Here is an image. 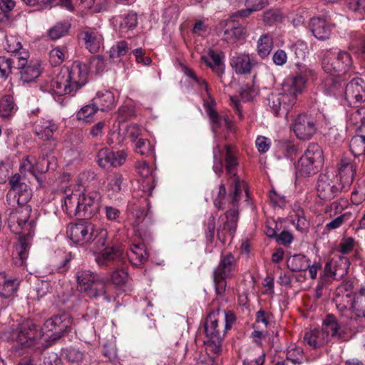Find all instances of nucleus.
Returning a JSON list of instances; mask_svg holds the SVG:
<instances>
[{
    "mask_svg": "<svg viewBox=\"0 0 365 365\" xmlns=\"http://www.w3.org/2000/svg\"><path fill=\"white\" fill-rule=\"evenodd\" d=\"M45 150L44 148L41 147V155L39 156L36 163H33L29 157H26L25 160L30 165L29 171L31 173L37 172L43 175L49 170H54L56 169L58 166L57 159L53 155H48Z\"/></svg>",
    "mask_w": 365,
    "mask_h": 365,
    "instance_id": "obj_18",
    "label": "nucleus"
},
{
    "mask_svg": "<svg viewBox=\"0 0 365 365\" xmlns=\"http://www.w3.org/2000/svg\"><path fill=\"white\" fill-rule=\"evenodd\" d=\"M95 228L90 222L71 223L67 226L66 234L73 243L83 246L91 242Z\"/></svg>",
    "mask_w": 365,
    "mask_h": 365,
    "instance_id": "obj_11",
    "label": "nucleus"
},
{
    "mask_svg": "<svg viewBox=\"0 0 365 365\" xmlns=\"http://www.w3.org/2000/svg\"><path fill=\"white\" fill-rule=\"evenodd\" d=\"M349 265L350 262L347 257L336 256L326 263L324 275L334 279H341L348 273Z\"/></svg>",
    "mask_w": 365,
    "mask_h": 365,
    "instance_id": "obj_17",
    "label": "nucleus"
},
{
    "mask_svg": "<svg viewBox=\"0 0 365 365\" xmlns=\"http://www.w3.org/2000/svg\"><path fill=\"white\" fill-rule=\"evenodd\" d=\"M36 325L31 322H25L18 326L11 333V339L22 347H31L42 336Z\"/></svg>",
    "mask_w": 365,
    "mask_h": 365,
    "instance_id": "obj_10",
    "label": "nucleus"
},
{
    "mask_svg": "<svg viewBox=\"0 0 365 365\" xmlns=\"http://www.w3.org/2000/svg\"><path fill=\"white\" fill-rule=\"evenodd\" d=\"M208 55L211 61L205 56H201V61L210 67L218 76L221 77L225 72V66L220 55L211 49L209 50Z\"/></svg>",
    "mask_w": 365,
    "mask_h": 365,
    "instance_id": "obj_34",
    "label": "nucleus"
},
{
    "mask_svg": "<svg viewBox=\"0 0 365 365\" xmlns=\"http://www.w3.org/2000/svg\"><path fill=\"white\" fill-rule=\"evenodd\" d=\"M98 276L89 269L78 270L76 274L78 290L84 293Z\"/></svg>",
    "mask_w": 365,
    "mask_h": 365,
    "instance_id": "obj_30",
    "label": "nucleus"
},
{
    "mask_svg": "<svg viewBox=\"0 0 365 365\" xmlns=\"http://www.w3.org/2000/svg\"><path fill=\"white\" fill-rule=\"evenodd\" d=\"M127 256L130 262L137 266L147 260L148 253L144 243L133 244L130 250L127 252Z\"/></svg>",
    "mask_w": 365,
    "mask_h": 365,
    "instance_id": "obj_31",
    "label": "nucleus"
},
{
    "mask_svg": "<svg viewBox=\"0 0 365 365\" xmlns=\"http://www.w3.org/2000/svg\"><path fill=\"white\" fill-rule=\"evenodd\" d=\"M65 210L70 216L80 217V194L72 193L64 200Z\"/></svg>",
    "mask_w": 365,
    "mask_h": 365,
    "instance_id": "obj_39",
    "label": "nucleus"
},
{
    "mask_svg": "<svg viewBox=\"0 0 365 365\" xmlns=\"http://www.w3.org/2000/svg\"><path fill=\"white\" fill-rule=\"evenodd\" d=\"M15 63L17 64V60H14V58L0 56V77L7 78L11 73L13 64Z\"/></svg>",
    "mask_w": 365,
    "mask_h": 365,
    "instance_id": "obj_50",
    "label": "nucleus"
},
{
    "mask_svg": "<svg viewBox=\"0 0 365 365\" xmlns=\"http://www.w3.org/2000/svg\"><path fill=\"white\" fill-rule=\"evenodd\" d=\"M51 86L54 93L58 96H64L76 92L67 78V75L64 73L62 69L51 82Z\"/></svg>",
    "mask_w": 365,
    "mask_h": 365,
    "instance_id": "obj_27",
    "label": "nucleus"
},
{
    "mask_svg": "<svg viewBox=\"0 0 365 365\" xmlns=\"http://www.w3.org/2000/svg\"><path fill=\"white\" fill-rule=\"evenodd\" d=\"M293 130L299 139L309 140L317 130L315 120L310 115L299 114L293 124Z\"/></svg>",
    "mask_w": 365,
    "mask_h": 365,
    "instance_id": "obj_15",
    "label": "nucleus"
},
{
    "mask_svg": "<svg viewBox=\"0 0 365 365\" xmlns=\"http://www.w3.org/2000/svg\"><path fill=\"white\" fill-rule=\"evenodd\" d=\"M354 300V295H348V294L340 293L336 292L333 302L336 307L340 312L348 310L349 307H351Z\"/></svg>",
    "mask_w": 365,
    "mask_h": 365,
    "instance_id": "obj_42",
    "label": "nucleus"
},
{
    "mask_svg": "<svg viewBox=\"0 0 365 365\" xmlns=\"http://www.w3.org/2000/svg\"><path fill=\"white\" fill-rule=\"evenodd\" d=\"M123 180L124 179L122 174L119 173H114L108 184V188L113 192H119L121 190V185Z\"/></svg>",
    "mask_w": 365,
    "mask_h": 365,
    "instance_id": "obj_60",
    "label": "nucleus"
},
{
    "mask_svg": "<svg viewBox=\"0 0 365 365\" xmlns=\"http://www.w3.org/2000/svg\"><path fill=\"white\" fill-rule=\"evenodd\" d=\"M227 191L224 183H221L219 186L217 196L214 200V205L218 210L225 209L224 200L226 196Z\"/></svg>",
    "mask_w": 365,
    "mask_h": 365,
    "instance_id": "obj_63",
    "label": "nucleus"
},
{
    "mask_svg": "<svg viewBox=\"0 0 365 365\" xmlns=\"http://www.w3.org/2000/svg\"><path fill=\"white\" fill-rule=\"evenodd\" d=\"M210 99V102L205 101V107L206 108L207 113L210 117L212 123L213 124V127L218 128L221 127L223 124L225 126H229L230 124V120L229 118L226 115L220 116L217 110H215L212 106L215 105V100L210 96L208 98Z\"/></svg>",
    "mask_w": 365,
    "mask_h": 365,
    "instance_id": "obj_32",
    "label": "nucleus"
},
{
    "mask_svg": "<svg viewBox=\"0 0 365 365\" xmlns=\"http://www.w3.org/2000/svg\"><path fill=\"white\" fill-rule=\"evenodd\" d=\"M182 71L185 73V75H186L189 78H192L196 83H198L199 86H203L208 98H210L211 95H210V88L207 85V83L205 81V80L198 78L195 75L194 71L192 68H190L186 66H182Z\"/></svg>",
    "mask_w": 365,
    "mask_h": 365,
    "instance_id": "obj_54",
    "label": "nucleus"
},
{
    "mask_svg": "<svg viewBox=\"0 0 365 365\" xmlns=\"http://www.w3.org/2000/svg\"><path fill=\"white\" fill-rule=\"evenodd\" d=\"M364 81L354 78L346 86L345 99L350 107L359 108L365 102V88Z\"/></svg>",
    "mask_w": 365,
    "mask_h": 365,
    "instance_id": "obj_14",
    "label": "nucleus"
},
{
    "mask_svg": "<svg viewBox=\"0 0 365 365\" xmlns=\"http://www.w3.org/2000/svg\"><path fill=\"white\" fill-rule=\"evenodd\" d=\"M135 152L141 155H148L152 153L150 143L146 139H138L135 143Z\"/></svg>",
    "mask_w": 365,
    "mask_h": 365,
    "instance_id": "obj_57",
    "label": "nucleus"
},
{
    "mask_svg": "<svg viewBox=\"0 0 365 365\" xmlns=\"http://www.w3.org/2000/svg\"><path fill=\"white\" fill-rule=\"evenodd\" d=\"M305 85L306 79L302 73L288 77L282 85V92L272 93L267 98L272 112L276 116L287 113L296 103L297 96L302 93Z\"/></svg>",
    "mask_w": 365,
    "mask_h": 365,
    "instance_id": "obj_3",
    "label": "nucleus"
},
{
    "mask_svg": "<svg viewBox=\"0 0 365 365\" xmlns=\"http://www.w3.org/2000/svg\"><path fill=\"white\" fill-rule=\"evenodd\" d=\"M321 331L323 335L326 334L327 336H331L339 339H342L345 334L344 327L338 322L333 314H328L324 319Z\"/></svg>",
    "mask_w": 365,
    "mask_h": 365,
    "instance_id": "obj_24",
    "label": "nucleus"
},
{
    "mask_svg": "<svg viewBox=\"0 0 365 365\" xmlns=\"http://www.w3.org/2000/svg\"><path fill=\"white\" fill-rule=\"evenodd\" d=\"M108 231L103 228H95L91 241L93 243V248L97 252H101L103 248L110 246V241L108 239Z\"/></svg>",
    "mask_w": 365,
    "mask_h": 365,
    "instance_id": "obj_38",
    "label": "nucleus"
},
{
    "mask_svg": "<svg viewBox=\"0 0 365 365\" xmlns=\"http://www.w3.org/2000/svg\"><path fill=\"white\" fill-rule=\"evenodd\" d=\"M15 110L14 98L10 95L3 96L0 100V115L3 118H8Z\"/></svg>",
    "mask_w": 365,
    "mask_h": 365,
    "instance_id": "obj_43",
    "label": "nucleus"
},
{
    "mask_svg": "<svg viewBox=\"0 0 365 365\" xmlns=\"http://www.w3.org/2000/svg\"><path fill=\"white\" fill-rule=\"evenodd\" d=\"M9 184L11 187L10 189L21 197V203H26L29 200L31 192L29 187L25 182L21 181V176L19 174L11 176Z\"/></svg>",
    "mask_w": 365,
    "mask_h": 365,
    "instance_id": "obj_28",
    "label": "nucleus"
},
{
    "mask_svg": "<svg viewBox=\"0 0 365 365\" xmlns=\"http://www.w3.org/2000/svg\"><path fill=\"white\" fill-rule=\"evenodd\" d=\"M346 188L336 174L321 173L316 183L317 195L324 201L337 197Z\"/></svg>",
    "mask_w": 365,
    "mask_h": 365,
    "instance_id": "obj_8",
    "label": "nucleus"
},
{
    "mask_svg": "<svg viewBox=\"0 0 365 365\" xmlns=\"http://www.w3.org/2000/svg\"><path fill=\"white\" fill-rule=\"evenodd\" d=\"M235 322L234 314L220 309L213 310L207 315L204 329L207 337L213 341H222L227 330L230 329Z\"/></svg>",
    "mask_w": 365,
    "mask_h": 365,
    "instance_id": "obj_4",
    "label": "nucleus"
},
{
    "mask_svg": "<svg viewBox=\"0 0 365 365\" xmlns=\"http://www.w3.org/2000/svg\"><path fill=\"white\" fill-rule=\"evenodd\" d=\"M348 202L344 198H339L338 200L331 202L329 205L327 206L325 209L326 213H330V216L335 215L341 213L344 208L346 207Z\"/></svg>",
    "mask_w": 365,
    "mask_h": 365,
    "instance_id": "obj_56",
    "label": "nucleus"
},
{
    "mask_svg": "<svg viewBox=\"0 0 365 365\" xmlns=\"http://www.w3.org/2000/svg\"><path fill=\"white\" fill-rule=\"evenodd\" d=\"M255 64L250 56L245 53H240L230 59V66L237 74L250 73Z\"/></svg>",
    "mask_w": 365,
    "mask_h": 365,
    "instance_id": "obj_25",
    "label": "nucleus"
},
{
    "mask_svg": "<svg viewBox=\"0 0 365 365\" xmlns=\"http://www.w3.org/2000/svg\"><path fill=\"white\" fill-rule=\"evenodd\" d=\"M15 6L12 0H1L0 1V21L8 20V13Z\"/></svg>",
    "mask_w": 365,
    "mask_h": 365,
    "instance_id": "obj_59",
    "label": "nucleus"
},
{
    "mask_svg": "<svg viewBox=\"0 0 365 365\" xmlns=\"http://www.w3.org/2000/svg\"><path fill=\"white\" fill-rule=\"evenodd\" d=\"M5 49L10 53H13L14 60L17 54H19L24 49L22 48L21 43L15 36H10L6 38V46Z\"/></svg>",
    "mask_w": 365,
    "mask_h": 365,
    "instance_id": "obj_52",
    "label": "nucleus"
},
{
    "mask_svg": "<svg viewBox=\"0 0 365 365\" xmlns=\"http://www.w3.org/2000/svg\"><path fill=\"white\" fill-rule=\"evenodd\" d=\"M323 165L324 154L322 148L317 143H311L297 161V174L302 177L310 176L318 173Z\"/></svg>",
    "mask_w": 365,
    "mask_h": 365,
    "instance_id": "obj_5",
    "label": "nucleus"
},
{
    "mask_svg": "<svg viewBox=\"0 0 365 365\" xmlns=\"http://www.w3.org/2000/svg\"><path fill=\"white\" fill-rule=\"evenodd\" d=\"M236 260L232 253H227L221 257L218 266L213 272V280L215 292L221 296L225 292L227 279L233 275Z\"/></svg>",
    "mask_w": 365,
    "mask_h": 365,
    "instance_id": "obj_9",
    "label": "nucleus"
},
{
    "mask_svg": "<svg viewBox=\"0 0 365 365\" xmlns=\"http://www.w3.org/2000/svg\"><path fill=\"white\" fill-rule=\"evenodd\" d=\"M351 310L357 318L365 317V287L354 295Z\"/></svg>",
    "mask_w": 365,
    "mask_h": 365,
    "instance_id": "obj_35",
    "label": "nucleus"
},
{
    "mask_svg": "<svg viewBox=\"0 0 365 365\" xmlns=\"http://www.w3.org/2000/svg\"><path fill=\"white\" fill-rule=\"evenodd\" d=\"M76 91L88 81V68L86 64L79 61H74L71 67L62 69Z\"/></svg>",
    "mask_w": 365,
    "mask_h": 365,
    "instance_id": "obj_16",
    "label": "nucleus"
},
{
    "mask_svg": "<svg viewBox=\"0 0 365 365\" xmlns=\"http://www.w3.org/2000/svg\"><path fill=\"white\" fill-rule=\"evenodd\" d=\"M31 211L30 206L24 205L11 212L8 217L9 226L12 231L19 233L21 230H28V232L20 236L18 242L14 245L12 262L16 267L25 266L34 233V221L29 222Z\"/></svg>",
    "mask_w": 365,
    "mask_h": 365,
    "instance_id": "obj_2",
    "label": "nucleus"
},
{
    "mask_svg": "<svg viewBox=\"0 0 365 365\" xmlns=\"http://www.w3.org/2000/svg\"><path fill=\"white\" fill-rule=\"evenodd\" d=\"M106 285L107 280L99 275L84 293L90 298L98 299L100 297H104L109 300L106 293Z\"/></svg>",
    "mask_w": 365,
    "mask_h": 365,
    "instance_id": "obj_33",
    "label": "nucleus"
},
{
    "mask_svg": "<svg viewBox=\"0 0 365 365\" xmlns=\"http://www.w3.org/2000/svg\"><path fill=\"white\" fill-rule=\"evenodd\" d=\"M356 175V167L351 159L342 158L339 164L338 178L345 188L350 186Z\"/></svg>",
    "mask_w": 365,
    "mask_h": 365,
    "instance_id": "obj_20",
    "label": "nucleus"
},
{
    "mask_svg": "<svg viewBox=\"0 0 365 365\" xmlns=\"http://www.w3.org/2000/svg\"><path fill=\"white\" fill-rule=\"evenodd\" d=\"M99 108L96 103H93L89 105H86L82 107L76 114V118L78 120H83L86 122H90L91 118L94 115Z\"/></svg>",
    "mask_w": 365,
    "mask_h": 365,
    "instance_id": "obj_47",
    "label": "nucleus"
},
{
    "mask_svg": "<svg viewBox=\"0 0 365 365\" xmlns=\"http://www.w3.org/2000/svg\"><path fill=\"white\" fill-rule=\"evenodd\" d=\"M224 157H222V150L217 145L214 148V163L212 166L213 171L218 177H220L224 170V160L226 175L233 179L234 184V191L230 194L232 199L230 203L232 207L227 210L224 215L219 217L220 224L217 229V237L223 245L225 244L228 238L232 240L236 232L239 218L237 204L242 187H246L245 183L240 181L237 175L239 162L231 145H226Z\"/></svg>",
    "mask_w": 365,
    "mask_h": 365,
    "instance_id": "obj_1",
    "label": "nucleus"
},
{
    "mask_svg": "<svg viewBox=\"0 0 365 365\" xmlns=\"http://www.w3.org/2000/svg\"><path fill=\"white\" fill-rule=\"evenodd\" d=\"M135 168L139 175L141 177L146 178L143 182L145 184L143 185V187H147L145 191L148 192L149 195H150L155 186V178L153 175V171L150 167L146 162L141 161L136 163Z\"/></svg>",
    "mask_w": 365,
    "mask_h": 365,
    "instance_id": "obj_29",
    "label": "nucleus"
},
{
    "mask_svg": "<svg viewBox=\"0 0 365 365\" xmlns=\"http://www.w3.org/2000/svg\"><path fill=\"white\" fill-rule=\"evenodd\" d=\"M128 274L125 269H116L110 275V281L116 286L121 287L127 283Z\"/></svg>",
    "mask_w": 365,
    "mask_h": 365,
    "instance_id": "obj_51",
    "label": "nucleus"
},
{
    "mask_svg": "<svg viewBox=\"0 0 365 365\" xmlns=\"http://www.w3.org/2000/svg\"><path fill=\"white\" fill-rule=\"evenodd\" d=\"M310 260L304 255H294L287 259V266L292 272L305 271L309 267Z\"/></svg>",
    "mask_w": 365,
    "mask_h": 365,
    "instance_id": "obj_36",
    "label": "nucleus"
},
{
    "mask_svg": "<svg viewBox=\"0 0 365 365\" xmlns=\"http://www.w3.org/2000/svg\"><path fill=\"white\" fill-rule=\"evenodd\" d=\"M224 27L222 40L227 43L233 44L246 38L245 28L236 20L227 19Z\"/></svg>",
    "mask_w": 365,
    "mask_h": 365,
    "instance_id": "obj_19",
    "label": "nucleus"
},
{
    "mask_svg": "<svg viewBox=\"0 0 365 365\" xmlns=\"http://www.w3.org/2000/svg\"><path fill=\"white\" fill-rule=\"evenodd\" d=\"M18 285L16 279L6 280L3 278V281H0V294L5 298L10 297L16 292Z\"/></svg>",
    "mask_w": 365,
    "mask_h": 365,
    "instance_id": "obj_46",
    "label": "nucleus"
},
{
    "mask_svg": "<svg viewBox=\"0 0 365 365\" xmlns=\"http://www.w3.org/2000/svg\"><path fill=\"white\" fill-rule=\"evenodd\" d=\"M71 25L68 22H58L48 31V36L51 40H56L68 33Z\"/></svg>",
    "mask_w": 365,
    "mask_h": 365,
    "instance_id": "obj_44",
    "label": "nucleus"
},
{
    "mask_svg": "<svg viewBox=\"0 0 365 365\" xmlns=\"http://www.w3.org/2000/svg\"><path fill=\"white\" fill-rule=\"evenodd\" d=\"M81 35L84 41L86 48L91 53H96L99 51L103 44V38L96 29L86 28Z\"/></svg>",
    "mask_w": 365,
    "mask_h": 365,
    "instance_id": "obj_23",
    "label": "nucleus"
},
{
    "mask_svg": "<svg viewBox=\"0 0 365 365\" xmlns=\"http://www.w3.org/2000/svg\"><path fill=\"white\" fill-rule=\"evenodd\" d=\"M73 324V318L68 313L53 316L45 322L42 336L45 340L56 341L71 331Z\"/></svg>",
    "mask_w": 365,
    "mask_h": 365,
    "instance_id": "obj_7",
    "label": "nucleus"
},
{
    "mask_svg": "<svg viewBox=\"0 0 365 365\" xmlns=\"http://www.w3.org/2000/svg\"><path fill=\"white\" fill-rule=\"evenodd\" d=\"M101 195L97 190L80 194V217L90 219L96 215L101 206Z\"/></svg>",
    "mask_w": 365,
    "mask_h": 365,
    "instance_id": "obj_12",
    "label": "nucleus"
},
{
    "mask_svg": "<svg viewBox=\"0 0 365 365\" xmlns=\"http://www.w3.org/2000/svg\"><path fill=\"white\" fill-rule=\"evenodd\" d=\"M309 27L312 34L319 40L328 39L331 36L332 28L325 19L319 17L311 19Z\"/></svg>",
    "mask_w": 365,
    "mask_h": 365,
    "instance_id": "obj_22",
    "label": "nucleus"
},
{
    "mask_svg": "<svg viewBox=\"0 0 365 365\" xmlns=\"http://www.w3.org/2000/svg\"><path fill=\"white\" fill-rule=\"evenodd\" d=\"M128 51V43L125 41H120L113 45L109 51V56L110 58H117L120 56H125Z\"/></svg>",
    "mask_w": 365,
    "mask_h": 365,
    "instance_id": "obj_49",
    "label": "nucleus"
},
{
    "mask_svg": "<svg viewBox=\"0 0 365 365\" xmlns=\"http://www.w3.org/2000/svg\"><path fill=\"white\" fill-rule=\"evenodd\" d=\"M111 156H113V151H110L108 148L100 150L97 155L98 165L103 168L112 166Z\"/></svg>",
    "mask_w": 365,
    "mask_h": 365,
    "instance_id": "obj_48",
    "label": "nucleus"
},
{
    "mask_svg": "<svg viewBox=\"0 0 365 365\" xmlns=\"http://www.w3.org/2000/svg\"><path fill=\"white\" fill-rule=\"evenodd\" d=\"M273 48V39L270 34H262L257 41V53L264 58L267 57Z\"/></svg>",
    "mask_w": 365,
    "mask_h": 365,
    "instance_id": "obj_41",
    "label": "nucleus"
},
{
    "mask_svg": "<svg viewBox=\"0 0 365 365\" xmlns=\"http://www.w3.org/2000/svg\"><path fill=\"white\" fill-rule=\"evenodd\" d=\"M350 150L355 155H363L365 150V130L359 128L356 134L351 138L349 143Z\"/></svg>",
    "mask_w": 365,
    "mask_h": 365,
    "instance_id": "obj_37",
    "label": "nucleus"
},
{
    "mask_svg": "<svg viewBox=\"0 0 365 365\" xmlns=\"http://www.w3.org/2000/svg\"><path fill=\"white\" fill-rule=\"evenodd\" d=\"M351 213L349 212H345L339 217H336L331 222L327 224L326 227L328 230L339 228L342 224L351 219Z\"/></svg>",
    "mask_w": 365,
    "mask_h": 365,
    "instance_id": "obj_58",
    "label": "nucleus"
},
{
    "mask_svg": "<svg viewBox=\"0 0 365 365\" xmlns=\"http://www.w3.org/2000/svg\"><path fill=\"white\" fill-rule=\"evenodd\" d=\"M55 282L48 280L41 281L36 287V292L38 297H43L48 293H51L53 291Z\"/></svg>",
    "mask_w": 365,
    "mask_h": 365,
    "instance_id": "obj_61",
    "label": "nucleus"
},
{
    "mask_svg": "<svg viewBox=\"0 0 365 365\" xmlns=\"http://www.w3.org/2000/svg\"><path fill=\"white\" fill-rule=\"evenodd\" d=\"M96 101L97 105L99 103L101 105V108L99 110H105L109 109L112 107L114 103V96L111 92H106L102 94L101 96L98 97Z\"/></svg>",
    "mask_w": 365,
    "mask_h": 365,
    "instance_id": "obj_55",
    "label": "nucleus"
},
{
    "mask_svg": "<svg viewBox=\"0 0 365 365\" xmlns=\"http://www.w3.org/2000/svg\"><path fill=\"white\" fill-rule=\"evenodd\" d=\"M58 130V126L53 121H46L43 124H36L34 126V133L44 142H48L53 150L56 146V140L53 133Z\"/></svg>",
    "mask_w": 365,
    "mask_h": 365,
    "instance_id": "obj_21",
    "label": "nucleus"
},
{
    "mask_svg": "<svg viewBox=\"0 0 365 365\" xmlns=\"http://www.w3.org/2000/svg\"><path fill=\"white\" fill-rule=\"evenodd\" d=\"M29 53L26 50H23L15 56L17 59V68L20 70V78L24 82H31L40 75L39 63L38 62L28 63Z\"/></svg>",
    "mask_w": 365,
    "mask_h": 365,
    "instance_id": "obj_13",
    "label": "nucleus"
},
{
    "mask_svg": "<svg viewBox=\"0 0 365 365\" xmlns=\"http://www.w3.org/2000/svg\"><path fill=\"white\" fill-rule=\"evenodd\" d=\"M65 359L71 363L73 364H79L81 362L84 358V353L81 351L80 350L70 347L66 349L65 352Z\"/></svg>",
    "mask_w": 365,
    "mask_h": 365,
    "instance_id": "obj_53",
    "label": "nucleus"
},
{
    "mask_svg": "<svg viewBox=\"0 0 365 365\" xmlns=\"http://www.w3.org/2000/svg\"><path fill=\"white\" fill-rule=\"evenodd\" d=\"M353 66L351 54L345 51L335 53L327 50L322 59V68L331 76H340L347 73Z\"/></svg>",
    "mask_w": 365,
    "mask_h": 365,
    "instance_id": "obj_6",
    "label": "nucleus"
},
{
    "mask_svg": "<svg viewBox=\"0 0 365 365\" xmlns=\"http://www.w3.org/2000/svg\"><path fill=\"white\" fill-rule=\"evenodd\" d=\"M355 241L352 237L343 238L339 245L338 251L344 255L350 253L354 247Z\"/></svg>",
    "mask_w": 365,
    "mask_h": 365,
    "instance_id": "obj_62",
    "label": "nucleus"
},
{
    "mask_svg": "<svg viewBox=\"0 0 365 365\" xmlns=\"http://www.w3.org/2000/svg\"><path fill=\"white\" fill-rule=\"evenodd\" d=\"M304 341L313 349H316L322 346L325 342H327L328 339H325L322 331L314 329L305 333Z\"/></svg>",
    "mask_w": 365,
    "mask_h": 365,
    "instance_id": "obj_40",
    "label": "nucleus"
},
{
    "mask_svg": "<svg viewBox=\"0 0 365 365\" xmlns=\"http://www.w3.org/2000/svg\"><path fill=\"white\" fill-rule=\"evenodd\" d=\"M101 254L96 258L100 266H108L111 263L120 262L122 259L123 251L115 247H106L103 249Z\"/></svg>",
    "mask_w": 365,
    "mask_h": 365,
    "instance_id": "obj_26",
    "label": "nucleus"
},
{
    "mask_svg": "<svg viewBox=\"0 0 365 365\" xmlns=\"http://www.w3.org/2000/svg\"><path fill=\"white\" fill-rule=\"evenodd\" d=\"M138 19L136 13L133 11L129 12L125 15L119 23V27L121 32H127L136 27Z\"/></svg>",
    "mask_w": 365,
    "mask_h": 365,
    "instance_id": "obj_45",
    "label": "nucleus"
},
{
    "mask_svg": "<svg viewBox=\"0 0 365 365\" xmlns=\"http://www.w3.org/2000/svg\"><path fill=\"white\" fill-rule=\"evenodd\" d=\"M50 62L53 66L60 65L64 60V53L60 48H55L50 51Z\"/></svg>",
    "mask_w": 365,
    "mask_h": 365,
    "instance_id": "obj_64",
    "label": "nucleus"
}]
</instances>
